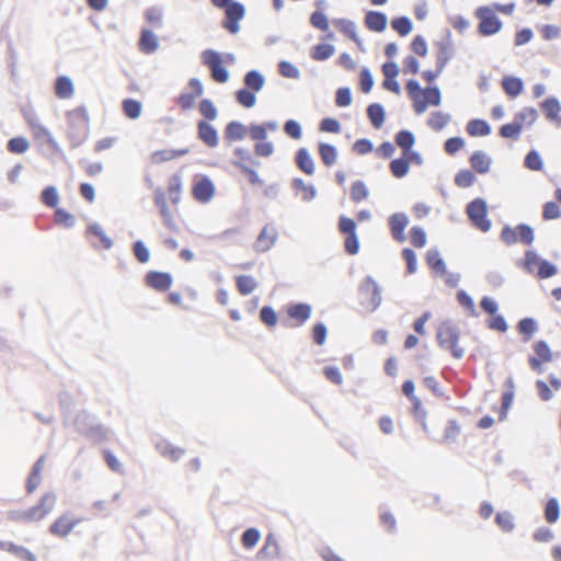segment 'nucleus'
<instances>
[{
  "label": "nucleus",
  "mask_w": 561,
  "mask_h": 561,
  "mask_svg": "<svg viewBox=\"0 0 561 561\" xmlns=\"http://www.w3.org/2000/svg\"><path fill=\"white\" fill-rule=\"evenodd\" d=\"M181 195L182 182L178 174L169 178L167 191L158 188L153 194V202L159 209L163 224L172 231H176L179 229L180 215L178 204L181 201Z\"/></svg>",
  "instance_id": "1"
},
{
  "label": "nucleus",
  "mask_w": 561,
  "mask_h": 561,
  "mask_svg": "<svg viewBox=\"0 0 561 561\" xmlns=\"http://www.w3.org/2000/svg\"><path fill=\"white\" fill-rule=\"evenodd\" d=\"M67 136L72 147H78L85 141L89 136V114L83 106L76 107L66 113Z\"/></svg>",
  "instance_id": "2"
},
{
  "label": "nucleus",
  "mask_w": 561,
  "mask_h": 561,
  "mask_svg": "<svg viewBox=\"0 0 561 561\" xmlns=\"http://www.w3.org/2000/svg\"><path fill=\"white\" fill-rule=\"evenodd\" d=\"M57 497L54 493L42 495L36 505L27 510H18L9 513V518L16 523H33L45 518L55 507Z\"/></svg>",
  "instance_id": "3"
},
{
  "label": "nucleus",
  "mask_w": 561,
  "mask_h": 561,
  "mask_svg": "<svg viewBox=\"0 0 561 561\" xmlns=\"http://www.w3.org/2000/svg\"><path fill=\"white\" fill-rule=\"evenodd\" d=\"M57 497L54 493L42 495L36 505L27 510H18L9 513V518L16 523H33L45 518L55 507Z\"/></svg>",
  "instance_id": "4"
},
{
  "label": "nucleus",
  "mask_w": 561,
  "mask_h": 561,
  "mask_svg": "<svg viewBox=\"0 0 561 561\" xmlns=\"http://www.w3.org/2000/svg\"><path fill=\"white\" fill-rule=\"evenodd\" d=\"M57 497L54 493L42 495L36 505L27 510H18L9 513V518L16 523H33L45 518L55 507Z\"/></svg>",
  "instance_id": "5"
},
{
  "label": "nucleus",
  "mask_w": 561,
  "mask_h": 561,
  "mask_svg": "<svg viewBox=\"0 0 561 561\" xmlns=\"http://www.w3.org/2000/svg\"><path fill=\"white\" fill-rule=\"evenodd\" d=\"M405 88L413 101V108L416 114L425 112L428 105L438 106L440 104V92L437 87L422 90L419 82L410 80Z\"/></svg>",
  "instance_id": "6"
},
{
  "label": "nucleus",
  "mask_w": 561,
  "mask_h": 561,
  "mask_svg": "<svg viewBox=\"0 0 561 561\" xmlns=\"http://www.w3.org/2000/svg\"><path fill=\"white\" fill-rule=\"evenodd\" d=\"M474 15L479 20L478 32L482 36L494 35L502 28V22L491 7L477 8Z\"/></svg>",
  "instance_id": "7"
},
{
  "label": "nucleus",
  "mask_w": 561,
  "mask_h": 561,
  "mask_svg": "<svg viewBox=\"0 0 561 561\" xmlns=\"http://www.w3.org/2000/svg\"><path fill=\"white\" fill-rule=\"evenodd\" d=\"M437 341L439 346L450 351L455 358L463 356V350L458 345L459 333L450 323L444 322L438 327Z\"/></svg>",
  "instance_id": "8"
},
{
  "label": "nucleus",
  "mask_w": 561,
  "mask_h": 561,
  "mask_svg": "<svg viewBox=\"0 0 561 561\" xmlns=\"http://www.w3.org/2000/svg\"><path fill=\"white\" fill-rule=\"evenodd\" d=\"M466 213L472 225L486 232L491 228V221L488 219V207L483 199L476 198L467 205Z\"/></svg>",
  "instance_id": "9"
},
{
  "label": "nucleus",
  "mask_w": 561,
  "mask_h": 561,
  "mask_svg": "<svg viewBox=\"0 0 561 561\" xmlns=\"http://www.w3.org/2000/svg\"><path fill=\"white\" fill-rule=\"evenodd\" d=\"M339 230L345 236V251L350 255L357 254L359 251V240L356 233V222L352 218L341 216L339 219Z\"/></svg>",
  "instance_id": "10"
},
{
  "label": "nucleus",
  "mask_w": 561,
  "mask_h": 561,
  "mask_svg": "<svg viewBox=\"0 0 561 561\" xmlns=\"http://www.w3.org/2000/svg\"><path fill=\"white\" fill-rule=\"evenodd\" d=\"M204 65L207 66L211 72V78L218 83H225L229 79V72L222 65V59L219 53L208 49L203 53Z\"/></svg>",
  "instance_id": "11"
},
{
  "label": "nucleus",
  "mask_w": 561,
  "mask_h": 561,
  "mask_svg": "<svg viewBox=\"0 0 561 561\" xmlns=\"http://www.w3.org/2000/svg\"><path fill=\"white\" fill-rule=\"evenodd\" d=\"M82 522L81 518L65 513L57 517L49 526V533L59 538H65Z\"/></svg>",
  "instance_id": "12"
},
{
  "label": "nucleus",
  "mask_w": 561,
  "mask_h": 561,
  "mask_svg": "<svg viewBox=\"0 0 561 561\" xmlns=\"http://www.w3.org/2000/svg\"><path fill=\"white\" fill-rule=\"evenodd\" d=\"M480 306L484 312L490 314L488 327L491 330L499 332H505L507 330V323L505 319L497 313V304L495 300L490 297H483L480 301Z\"/></svg>",
  "instance_id": "13"
},
{
  "label": "nucleus",
  "mask_w": 561,
  "mask_h": 561,
  "mask_svg": "<svg viewBox=\"0 0 561 561\" xmlns=\"http://www.w3.org/2000/svg\"><path fill=\"white\" fill-rule=\"evenodd\" d=\"M187 85L191 92L181 93L176 98V104L183 111L191 110L194 106L196 99L204 92L202 82L196 78L191 79Z\"/></svg>",
  "instance_id": "14"
},
{
  "label": "nucleus",
  "mask_w": 561,
  "mask_h": 561,
  "mask_svg": "<svg viewBox=\"0 0 561 561\" xmlns=\"http://www.w3.org/2000/svg\"><path fill=\"white\" fill-rule=\"evenodd\" d=\"M192 195L199 203H208L215 195V186L207 176H198L194 180Z\"/></svg>",
  "instance_id": "15"
},
{
  "label": "nucleus",
  "mask_w": 561,
  "mask_h": 561,
  "mask_svg": "<svg viewBox=\"0 0 561 561\" xmlns=\"http://www.w3.org/2000/svg\"><path fill=\"white\" fill-rule=\"evenodd\" d=\"M226 20L224 21V27L231 34L239 32V21L243 19L245 14L244 7L239 2H232L228 8L225 9Z\"/></svg>",
  "instance_id": "16"
},
{
  "label": "nucleus",
  "mask_w": 561,
  "mask_h": 561,
  "mask_svg": "<svg viewBox=\"0 0 561 561\" xmlns=\"http://www.w3.org/2000/svg\"><path fill=\"white\" fill-rule=\"evenodd\" d=\"M535 356H530L528 363L533 370L541 373V365L550 363L553 358L549 345L545 341H538L534 344Z\"/></svg>",
  "instance_id": "17"
},
{
  "label": "nucleus",
  "mask_w": 561,
  "mask_h": 561,
  "mask_svg": "<svg viewBox=\"0 0 561 561\" xmlns=\"http://www.w3.org/2000/svg\"><path fill=\"white\" fill-rule=\"evenodd\" d=\"M415 138L409 130H400L396 135V144L402 149V153L404 156H410V159L414 160V164L420 165L422 163V158L419 152L412 150Z\"/></svg>",
  "instance_id": "18"
},
{
  "label": "nucleus",
  "mask_w": 561,
  "mask_h": 561,
  "mask_svg": "<svg viewBox=\"0 0 561 561\" xmlns=\"http://www.w3.org/2000/svg\"><path fill=\"white\" fill-rule=\"evenodd\" d=\"M144 280L148 287H150L157 291L168 290L173 283V278L170 273L158 272V271L148 272L145 275Z\"/></svg>",
  "instance_id": "19"
},
{
  "label": "nucleus",
  "mask_w": 561,
  "mask_h": 561,
  "mask_svg": "<svg viewBox=\"0 0 561 561\" xmlns=\"http://www.w3.org/2000/svg\"><path fill=\"white\" fill-rule=\"evenodd\" d=\"M409 224V218L403 213H396L389 218V227L392 238L398 242L405 240L404 230Z\"/></svg>",
  "instance_id": "20"
},
{
  "label": "nucleus",
  "mask_w": 561,
  "mask_h": 561,
  "mask_svg": "<svg viewBox=\"0 0 561 561\" xmlns=\"http://www.w3.org/2000/svg\"><path fill=\"white\" fill-rule=\"evenodd\" d=\"M287 316L294 321L295 327L302 325L311 314V307L307 304H293L286 308Z\"/></svg>",
  "instance_id": "21"
},
{
  "label": "nucleus",
  "mask_w": 561,
  "mask_h": 561,
  "mask_svg": "<svg viewBox=\"0 0 561 561\" xmlns=\"http://www.w3.org/2000/svg\"><path fill=\"white\" fill-rule=\"evenodd\" d=\"M276 236H277V232H276V229L272 226H265L260 234L257 236L256 240H255V243H254V247L257 251L260 252H265L267 250H270L275 240H276Z\"/></svg>",
  "instance_id": "22"
},
{
  "label": "nucleus",
  "mask_w": 561,
  "mask_h": 561,
  "mask_svg": "<svg viewBox=\"0 0 561 561\" xmlns=\"http://www.w3.org/2000/svg\"><path fill=\"white\" fill-rule=\"evenodd\" d=\"M190 152L188 148H182V149H162L157 150L151 153L150 160L154 164H160L163 162H168L178 158H181L183 156H186Z\"/></svg>",
  "instance_id": "23"
},
{
  "label": "nucleus",
  "mask_w": 561,
  "mask_h": 561,
  "mask_svg": "<svg viewBox=\"0 0 561 561\" xmlns=\"http://www.w3.org/2000/svg\"><path fill=\"white\" fill-rule=\"evenodd\" d=\"M198 138L208 147L218 145V134L216 129L207 122H199L197 125Z\"/></svg>",
  "instance_id": "24"
},
{
  "label": "nucleus",
  "mask_w": 561,
  "mask_h": 561,
  "mask_svg": "<svg viewBox=\"0 0 561 561\" xmlns=\"http://www.w3.org/2000/svg\"><path fill=\"white\" fill-rule=\"evenodd\" d=\"M25 118L35 138H39L48 144H53L54 139L51 134L44 125L39 123V119L36 115L30 114L26 115Z\"/></svg>",
  "instance_id": "25"
},
{
  "label": "nucleus",
  "mask_w": 561,
  "mask_h": 561,
  "mask_svg": "<svg viewBox=\"0 0 561 561\" xmlns=\"http://www.w3.org/2000/svg\"><path fill=\"white\" fill-rule=\"evenodd\" d=\"M278 126L275 122H266L262 125H251L249 127V134L251 139L255 140L256 142L266 141L268 131H275L277 130Z\"/></svg>",
  "instance_id": "26"
},
{
  "label": "nucleus",
  "mask_w": 561,
  "mask_h": 561,
  "mask_svg": "<svg viewBox=\"0 0 561 561\" xmlns=\"http://www.w3.org/2000/svg\"><path fill=\"white\" fill-rule=\"evenodd\" d=\"M365 25L373 32H382L387 26V16L382 12L369 11L365 16Z\"/></svg>",
  "instance_id": "27"
},
{
  "label": "nucleus",
  "mask_w": 561,
  "mask_h": 561,
  "mask_svg": "<svg viewBox=\"0 0 561 561\" xmlns=\"http://www.w3.org/2000/svg\"><path fill=\"white\" fill-rule=\"evenodd\" d=\"M410 164H414V160H411L410 156H404L402 153L401 158L394 159L390 162L389 169L394 178L401 179L408 174Z\"/></svg>",
  "instance_id": "28"
},
{
  "label": "nucleus",
  "mask_w": 561,
  "mask_h": 561,
  "mask_svg": "<svg viewBox=\"0 0 561 561\" xmlns=\"http://www.w3.org/2000/svg\"><path fill=\"white\" fill-rule=\"evenodd\" d=\"M360 290H362L363 295L370 297V304H371L373 308H376L379 306V304L381 301L380 289L374 279H371V278L364 279V282L362 283V286H360Z\"/></svg>",
  "instance_id": "29"
},
{
  "label": "nucleus",
  "mask_w": 561,
  "mask_h": 561,
  "mask_svg": "<svg viewBox=\"0 0 561 561\" xmlns=\"http://www.w3.org/2000/svg\"><path fill=\"white\" fill-rule=\"evenodd\" d=\"M44 468V457H41L32 468L26 481V492L32 494L42 481V470Z\"/></svg>",
  "instance_id": "30"
},
{
  "label": "nucleus",
  "mask_w": 561,
  "mask_h": 561,
  "mask_svg": "<svg viewBox=\"0 0 561 561\" xmlns=\"http://www.w3.org/2000/svg\"><path fill=\"white\" fill-rule=\"evenodd\" d=\"M157 449L161 456H163L172 461L180 460L185 454V450L183 448L176 447L165 440L157 444Z\"/></svg>",
  "instance_id": "31"
},
{
  "label": "nucleus",
  "mask_w": 561,
  "mask_h": 561,
  "mask_svg": "<svg viewBox=\"0 0 561 561\" xmlns=\"http://www.w3.org/2000/svg\"><path fill=\"white\" fill-rule=\"evenodd\" d=\"M279 546L276 537L268 534L265 538V543L259 551V557L262 559H273L279 556Z\"/></svg>",
  "instance_id": "32"
},
{
  "label": "nucleus",
  "mask_w": 561,
  "mask_h": 561,
  "mask_svg": "<svg viewBox=\"0 0 561 561\" xmlns=\"http://www.w3.org/2000/svg\"><path fill=\"white\" fill-rule=\"evenodd\" d=\"M247 127L239 122L232 121L225 128V138L228 142L241 140L247 135Z\"/></svg>",
  "instance_id": "33"
},
{
  "label": "nucleus",
  "mask_w": 561,
  "mask_h": 561,
  "mask_svg": "<svg viewBox=\"0 0 561 561\" xmlns=\"http://www.w3.org/2000/svg\"><path fill=\"white\" fill-rule=\"evenodd\" d=\"M75 88L72 81L65 76H60L55 82V94L59 99H70L73 95Z\"/></svg>",
  "instance_id": "34"
},
{
  "label": "nucleus",
  "mask_w": 561,
  "mask_h": 561,
  "mask_svg": "<svg viewBox=\"0 0 561 561\" xmlns=\"http://www.w3.org/2000/svg\"><path fill=\"white\" fill-rule=\"evenodd\" d=\"M138 45L142 53L152 54L158 48V38L151 31L142 30Z\"/></svg>",
  "instance_id": "35"
},
{
  "label": "nucleus",
  "mask_w": 561,
  "mask_h": 561,
  "mask_svg": "<svg viewBox=\"0 0 561 561\" xmlns=\"http://www.w3.org/2000/svg\"><path fill=\"white\" fill-rule=\"evenodd\" d=\"M538 117L537 111L533 107H525L514 116V123L520 125V129L531 126Z\"/></svg>",
  "instance_id": "36"
},
{
  "label": "nucleus",
  "mask_w": 561,
  "mask_h": 561,
  "mask_svg": "<svg viewBox=\"0 0 561 561\" xmlns=\"http://www.w3.org/2000/svg\"><path fill=\"white\" fill-rule=\"evenodd\" d=\"M296 163L298 168L308 175L314 173V162L310 153L301 148L296 153Z\"/></svg>",
  "instance_id": "37"
},
{
  "label": "nucleus",
  "mask_w": 561,
  "mask_h": 561,
  "mask_svg": "<svg viewBox=\"0 0 561 561\" xmlns=\"http://www.w3.org/2000/svg\"><path fill=\"white\" fill-rule=\"evenodd\" d=\"M470 164L474 171L478 173H486L490 169L491 160L490 158L482 151H474L470 159Z\"/></svg>",
  "instance_id": "38"
},
{
  "label": "nucleus",
  "mask_w": 561,
  "mask_h": 561,
  "mask_svg": "<svg viewBox=\"0 0 561 561\" xmlns=\"http://www.w3.org/2000/svg\"><path fill=\"white\" fill-rule=\"evenodd\" d=\"M523 81L519 78L506 76L502 79V88L511 98H516L523 91Z\"/></svg>",
  "instance_id": "39"
},
{
  "label": "nucleus",
  "mask_w": 561,
  "mask_h": 561,
  "mask_svg": "<svg viewBox=\"0 0 561 561\" xmlns=\"http://www.w3.org/2000/svg\"><path fill=\"white\" fill-rule=\"evenodd\" d=\"M293 187L305 202H310L316 196V188L313 185L306 183L301 179H295L293 181Z\"/></svg>",
  "instance_id": "40"
},
{
  "label": "nucleus",
  "mask_w": 561,
  "mask_h": 561,
  "mask_svg": "<svg viewBox=\"0 0 561 561\" xmlns=\"http://www.w3.org/2000/svg\"><path fill=\"white\" fill-rule=\"evenodd\" d=\"M234 157L236 160L232 162L233 165L239 168L241 171H244L250 165L256 164V162L253 160L251 153L244 149V148H236L234 149Z\"/></svg>",
  "instance_id": "41"
},
{
  "label": "nucleus",
  "mask_w": 561,
  "mask_h": 561,
  "mask_svg": "<svg viewBox=\"0 0 561 561\" xmlns=\"http://www.w3.org/2000/svg\"><path fill=\"white\" fill-rule=\"evenodd\" d=\"M466 131L472 136H486L491 133L490 125L482 119H472L466 126Z\"/></svg>",
  "instance_id": "42"
},
{
  "label": "nucleus",
  "mask_w": 561,
  "mask_h": 561,
  "mask_svg": "<svg viewBox=\"0 0 561 561\" xmlns=\"http://www.w3.org/2000/svg\"><path fill=\"white\" fill-rule=\"evenodd\" d=\"M236 286L242 296H247L257 287V283L252 276L239 275L236 277Z\"/></svg>",
  "instance_id": "43"
},
{
  "label": "nucleus",
  "mask_w": 561,
  "mask_h": 561,
  "mask_svg": "<svg viewBox=\"0 0 561 561\" xmlns=\"http://www.w3.org/2000/svg\"><path fill=\"white\" fill-rule=\"evenodd\" d=\"M0 548L14 553L24 561H36V557L24 547L16 546L12 542H0Z\"/></svg>",
  "instance_id": "44"
},
{
  "label": "nucleus",
  "mask_w": 561,
  "mask_h": 561,
  "mask_svg": "<svg viewBox=\"0 0 561 561\" xmlns=\"http://www.w3.org/2000/svg\"><path fill=\"white\" fill-rule=\"evenodd\" d=\"M367 115L375 128H380L385 121V111L380 104L374 103L367 107Z\"/></svg>",
  "instance_id": "45"
},
{
  "label": "nucleus",
  "mask_w": 561,
  "mask_h": 561,
  "mask_svg": "<svg viewBox=\"0 0 561 561\" xmlns=\"http://www.w3.org/2000/svg\"><path fill=\"white\" fill-rule=\"evenodd\" d=\"M319 154L322 162L330 167L336 162L337 152L334 146L329 144H320L319 145Z\"/></svg>",
  "instance_id": "46"
},
{
  "label": "nucleus",
  "mask_w": 561,
  "mask_h": 561,
  "mask_svg": "<svg viewBox=\"0 0 561 561\" xmlns=\"http://www.w3.org/2000/svg\"><path fill=\"white\" fill-rule=\"evenodd\" d=\"M451 56H453V50H451V48H450V46L448 44L439 43L437 45L436 59H437L438 72H442L444 67L450 60Z\"/></svg>",
  "instance_id": "47"
},
{
  "label": "nucleus",
  "mask_w": 561,
  "mask_h": 561,
  "mask_svg": "<svg viewBox=\"0 0 561 561\" xmlns=\"http://www.w3.org/2000/svg\"><path fill=\"white\" fill-rule=\"evenodd\" d=\"M124 114L130 118L136 119L141 114V103L134 99H126L122 103Z\"/></svg>",
  "instance_id": "48"
},
{
  "label": "nucleus",
  "mask_w": 561,
  "mask_h": 561,
  "mask_svg": "<svg viewBox=\"0 0 561 561\" xmlns=\"http://www.w3.org/2000/svg\"><path fill=\"white\" fill-rule=\"evenodd\" d=\"M391 27L400 35V36H407L409 33H411L413 25L410 19L405 16H399L394 18L391 21Z\"/></svg>",
  "instance_id": "49"
},
{
  "label": "nucleus",
  "mask_w": 561,
  "mask_h": 561,
  "mask_svg": "<svg viewBox=\"0 0 561 561\" xmlns=\"http://www.w3.org/2000/svg\"><path fill=\"white\" fill-rule=\"evenodd\" d=\"M87 234L96 237L100 240L102 248L104 249H110L113 245L111 238L106 236L101 226L98 224L90 225L87 229Z\"/></svg>",
  "instance_id": "50"
},
{
  "label": "nucleus",
  "mask_w": 561,
  "mask_h": 561,
  "mask_svg": "<svg viewBox=\"0 0 561 561\" xmlns=\"http://www.w3.org/2000/svg\"><path fill=\"white\" fill-rule=\"evenodd\" d=\"M411 403H412V414H413L414 419L417 422H420L423 430L425 432H427L428 431L427 425H426L427 412L423 408L421 400L419 398H416V399L411 400Z\"/></svg>",
  "instance_id": "51"
},
{
  "label": "nucleus",
  "mask_w": 561,
  "mask_h": 561,
  "mask_svg": "<svg viewBox=\"0 0 561 561\" xmlns=\"http://www.w3.org/2000/svg\"><path fill=\"white\" fill-rule=\"evenodd\" d=\"M541 108L548 119H556L561 111L559 101L553 98L547 99L541 104Z\"/></svg>",
  "instance_id": "52"
},
{
  "label": "nucleus",
  "mask_w": 561,
  "mask_h": 561,
  "mask_svg": "<svg viewBox=\"0 0 561 561\" xmlns=\"http://www.w3.org/2000/svg\"><path fill=\"white\" fill-rule=\"evenodd\" d=\"M368 188L362 181H356L351 186V199L354 203H359L368 197Z\"/></svg>",
  "instance_id": "53"
},
{
  "label": "nucleus",
  "mask_w": 561,
  "mask_h": 561,
  "mask_svg": "<svg viewBox=\"0 0 561 561\" xmlns=\"http://www.w3.org/2000/svg\"><path fill=\"white\" fill-rule=\"evenodd\" d=\"M334 53V48L330 44H318L311 50V58L313 60H325Z\"/></svg>",
  "instance_id": "54"
},
{
  "label": "nucleus",
  "mask_w": 561,
  "mask_h": 561,
  "mask_svg": "<svg viewBox=\"0 0 561 561\" xmlns=\"http://www.w3.org/2000/svg\"><path fill=\"white\" fill-rule=\"evenodd\" d=\"M541 259L534 251H526L523 267L530 274H536Z\"/></svg>",
  "instance_id": "55"
},
{
  "label": "nucleus",
  "mask_w": 561,
  "mask_h": 561,
  "mask_svg": "<svg viewBox=\"0 0 561 561\" xmlns=\"http://www.w3.org/2000/svg\"><path fill=\"white\" fill-rule=\"evenodd\" d=\"M428 266L436 273H445V263L437 251H428L426 254Z\"/></svg>",
  "instance_id": "56"
},
{
  "label": "nucleus",
  "mask_w": 561,
  "mask_h": 561,
  "mask_svg": "<svg viewBox=\"0 0 561 561\" xmlns=\"http://www.w3.org/2000/svg\"><path fill=\"white\" fill-rule=\"evenodd\" d=\"M524 164L531 171H541L543 168L542 159L536 150H530L526 154Z\"/></svg>",
  "instance_id": "57"
},
{
  "label": "nucleus",
  "mask_w": 561,
  "mask_h": 561,
  "mask_svg": "<svg viewBox=\"0 0 561 561\" xmlns=\"http://www.w3.org/2000/svg\"><path fill=\"white\" fill-rule=\"evenodd\" d=\"M454 181L458 187L466 188L476 182V175L470 170H460Z\"/></svg>",
  "instance_id": "58"
},
{
  "label": "nucleus",
  "mask_w": 561,
  "mask_h": 561,
  "mask_svg": "<svg viewBox=\"0 0 561 561\" xmlns=\"http://www.w3.org/2000/svg\"><path fill=\"white\" fill-rule=\"evenodd\" d=\"M244 83L248 88L256 92L262 89L264 84V78L257 71L252 70L245 75Z\"/></svg>",
  "instance_id": "59"
},
{
  "label": "nucleus",
  "mask_w": 561,
  "mask_h": 561,
  "mask_svg": "<svg viewBox=\"0 0 561 561\" xmlns=\"http://www.w3.org/2000/svg\"><path fill=\"white\" fill-rule=\"evenodd\" d=\"M448 115L442 112H434L428 118V126L436 131L442 130L448 123Z\"/></svg>",
  "instance_id": "60"
},
{
  "label": "nucleus",
  "mask_w": 561,
  "mask_h": 561,
  "mask_svg": "<svg viewBox=\"0 0 561 561\" xmlns=\"http://www.w3.org/2000/svg\"><path fill=\"white\" fill-rule=\"evenodd\" d=\"M461 432V427L459 423L456 420H449L445 430H444V436L443 439L446 443L454 442Z\"/></svg>",
  "instance_id": "61"
},
{
  "label": "nucleus",
  "mask_w": 561,
  "mask_h": 561,
  "mask_svg": "<svg viewBox=\"0 0 561 561\" xmlns=\"http://www.w3.org/2000/svg\"><path fill=\"white\" fill-rule=\"evenodd\" d=\"M260 537H261V535L257 529L249 528L243 533V535L241 537L242 546L245 549H251L259 542Z\"/></svg>",
  "instance_id": "62"
},
{
  "label": "nucleus",
  "mask_w": 561,
  "mask_h": 561,
  "mask_svg": "<svg viewBox=\"0 0 561 561\" xmlns=\"http://www.w3.org/2000/svg\"><path fill=\"white\" fill-rule=\"evenodd\" d=\"M409 234L413 247L423 248L426 244V233L421 227H412Z\"/></svg>",
  "instance_id": "63"
},
{
  "label": "nucleus",
  "mask_w": 561,
  "mask_h": 561,
  "mask_svg": "<svg viewBox=\"0 0 561 561\" xmlns=\"http://www.w3.org/2000/svg\"><path fill=\"white\" fill-rule=\"evenodd\" d=\"M41 199L43 204L50 208H55L58 204L59 196L57 190L54 186H47L43 192Z\"/></svg>",
  "instance_id": "64"
}]
</instances>
